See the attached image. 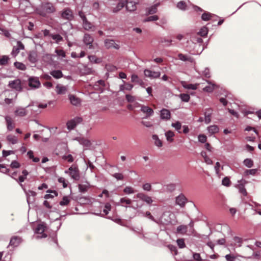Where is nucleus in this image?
Masks as SVG:
<instances>
[{
    "instance_id": "f257e3e1",
    "label": "nucleus",
    "mask_w": 261,
    "mask_h": 261,
    "mask_svg": "<svg viewBox=\"0 0 261 261\" xmlns=\"http://www.w3.org/2000/svg\"><path fill=\"white\" fill-rule=\"evenodd\" d=\"M117 205H120L125 207H132L135 210L141 207L143 204L139 202L137 200L132 201L131 199L127 197L121 198L119 202L116 204Z\"/></svg>"
},
{
    "instance_id": "f03ea898",
    "label": "nucleus",
    "mask_w": 261,
    "mask_h": 261,
    "mask_svg": "<svg viewBox=\"0 0 261 261\" xmlns=\"http://www.w3.org/2000/svg\"><path fill=\"white\" fill-rule=\"evenodd\" d=\"M37 12L40 15L44 16L47 14L54 13L56 11V8L53 4L49 2L43 4L40 8L37 9Z\"/></svg>"
},
{
    "instance_id": "7ed1b4c3",
    "label": "nucleus",
    "mask_w": 261,
    "mask_h": 261,
    "mask_svg": "<svg viewBox=\"0 0 261 261\" xmlns=\"http://www.w3.org/2000/svg\"><path fill=\"white\" fill-rule=\"evenodd\" d=\"M173 214L170 212H165L163 213L162 216L156 218L155 223L158 224L168 225L171 223L172 217Z\"/></svg>"
},
{
    "instance_id": "20e7f679",
    "label": "nucleus",
    "mask_w": 261,
    "mask_h": 261,
    "mask_svg": "<svg viewBox=\"0 0 261 261\" xmlns=\"http://www.w3.org/2000/svg\"><path fill=\"white\" fill-rule=\"evenodd\" d=\"M65 173L68 174L71 178L77 180L80 179V173L78 168L75 165H72L68 170H65Z\"/></svg>"
},
{
    "instance_id": "39448f33",
    "label": "nucleus",
    "mask_w": 261,
    "mask_h": 261,
    "mask_svg": "<svg viewBox=\"0 0 261 261\" xmlns=\"http://www.w3.org/2000/svg\"><path fill=\"white\" fill-rule=\"evenodd\" d=\"M45 228V224L41 223L38 224L35 230V233L36 234L35 238L38 239L47 237V234L44 233Z\"/></svg>"
},
{
    "instance_id": "423d86ee",
    "label": "nucleus",
    "mask_w": 261,
    "mask_h": 261,
    "mask_svg": "<svg viewBox=\"0 0 261 261\" xmlns=\"http://www.w3.org/2000/svg\"><path fill=\"white\" fill-rule=\"evenodd\" d=\"M28 85L32 89H37L40 87L41 83L38 77L31 76L28 79Z\"/></svg>"
},
{
    "instance_id": "0eeeda50",
    "label": "nucleus",
    "mask_w": 261,
    "mask_h": 261,
    "mask_svg": "<svg viewBox=\"0 0 261 261\" xmlns=\"http://www.w3.org/2000/svg\"><path fill=\"white\" fill-rule=\"evenodd\" d=\"M82 121V118L81 117H75L73 119L68 121L67 122V127L68 130H70L74 129L77 124L80 123Z\"/></svg>"
},
{
    "instance_id": "6e6552de",
    "label": "nucleus",
    "mask_w": 261,
    "mask_h": 261,
    "mask_svg": "<svg viewBox=\"0 0 261 261\" xmlns=\"http://www.w3.org/2000/svg\"><path fill=\"white\" fill-rule=\"evenodd\" d=\"M187 202V199L185 196L180 194L175 198V203L177 205H178L180 207H183Z\"/></svg>"
},
{
    "instance_id": "1a4fd4ad",
    "label": "nucleus",
    "mask_w": 261,
    "mask_h": 261,
    "mask_svg": "<svg viewBox=\"0 0 261 261\" xmlns=\"http://www.w3.org/2000/svg\"><path fill=\"white\" fill-rule=\"evenodd\" d=\"M177 234H179L181 235H191L192 234L190 232H189L188 230V226L185 225H179L176 228Z\"/></svg>"
},
{
    "instance_id": "9d476101",
    "label": "nucleus",
    "mask_w": 261,
    "mask_h": 261,
    "mask_svg": "<svg viewBox=\"0 0 261 261\" xmlns=\"http://www.w3.org/2000/svg\"><path fill=\"white\" fill-rule=\"evenodd\" d=\"M9 86L18 91H20L22 89L21 81L18 79L10 81Z\"/></svg>"
},
{
    "instance_id": "9b49d317",
    "label": "nucleus",
    "mask_w": 261,
    "mask_h": 261,
    "mask_svg": "<svg viewBox=\"0 0 261 261\" xmlns=\"http://www.w3.org/2000/svg\"><path fill=\"white\" fill-rule=\"evenodd\" d=\"M105 46L108 48H114L118 49L120 48L119 44L115 43V41L112 39H106L105 40Z\"/></svg>"
},
{
    "instance_id": "f8f14e48",
    "label": "nucleus",
    "mask_w": 261,
    "mask_h": 261,
    "mask_svg": "<svg viewBox=\"0 0 261 261\" xmlns=\"http://www.w3.org/2000/svg\"><path fill=\"white\" fill-rule=\"evenodd\" d=\"M136 197L146 202L148 204H151L153 202L151 197L143 193H139L136 195Z\"/></svg>"
},
{
    "instance_id": "ddd939ff",
    "label": "nucleus",
    "mask_w": 261,
    "mask_h": 261,
    "mask_svg": "<svg viewBox=\"0 0 261 261\" xmlns=\"http://www.w3.org/2000/svg\"><path fill=\"white\" fill-rule=\"evenodd\" d=\"M93 37L89 34H85L83 37V42L86 45H89V49L93 48L92 44L93 42Z\"/></svg>"
},
{
    "instance_id": "4468645a",
    "label": "nucleus",
    "mask_w": 261,
    "mask_h": 261,
    "mask_svg": "<svg viewBox=\"0 0 261 261\" xmlns=\"http://www.w3.org/2000/svg\"><path fill=\"white\" fill-rule=\"evenodd\" d=\"M144 73L145 76L151 79H155L160 77L161 72L160 71H154L149 69H145L144 71Z\"/></svg>"
},
{
    "instance_id": "2eb2a0df",
    "label": "nucleus",
    "mask_w": 261,
    "mask_h": 261,
    "mask_svg": "<svg viewBox=\"0 0 261 261\" xmlns=\"http://www.w3.org/2000/svg\"><path fill=\"white\" fill-rule=\"evenodd\" d=\"M239 184H238L236 187L238 189L239 192L242 194L244 196L247 195V192L246 189L244 187V185L247 183V181L244 179H241L238 181Z\"/></svg>"
},
{
    "instance_id": "dca6fc26",
    "label": "nucleus",
    "mask_w": 261,
    "mask_h": 261,
    "mask_svg": "<svg viewBox=\"0 0 261 261\" xmlns=\"http://www.w3.org/2000/svg\"><path fill=\"white\" fill-rule=\"evenodd\" d=\"M141 111L146 115L145 118H148L151 116L153 113V110L148 106H142Z\"/></svg>"
},
{
    "instance_id": "f3484780",
    "label": "nucleus",
    "mask_w": 261,
    "mask_h": 261,
    "mask_svg": "<svg viewBox=\"0 0 261 261\" xmlns=\"http://www.w3.org/2000/svg\"><path fill=\"white\" fill-rule=\"evenodd\" d=\"M76 140L79 142V143L82 145L86 149H91V142L84 138H77Z\"/></svg>"
},
{
    "instance_id": "a211bd4d",
    "label": "nucleus",
    "mask_w": 261,
    "mask_h": 261,
    "mask_svg": "<svg viewBox=\"0 0 261 261\" xmlns=\"http://www.w3.org/2000/svg\"><path fill=\"white\" fill-rule=\"evenodd\" d=\"M82 24L83 28L86 31H94L95 30L94 25L88 21L87 18H84V20L83 21Z\"/></svg>"
},
{
    "instance_id": "6ab92c4d",
    "label": "nucleus",
    "mask_w": 261,
    "mask_h": 261,
    "mask_svg": "<svg viewBox=\"0 0 261 261\" xmlns=\"http://www.w3.org/2000/svg\"><path fill=\"white\" fill-rule=\"evenodd\" d=\"M62 17L64 19L70 20L73 19V15L71 10L69 9H66L63 11L62 13Z\"/></svg>"
},
{
    "instance_id": "aec40b11",
    "label": "nucleus",
    "mask_w": 261,
    "mask_h": 261,
    "mask_svg": "<svg viewBox=\"0 0 261 261\" xmlns=\"http://www.w3.org/2000/svg\"><path fill=\"white\" fill-rule=\"evenodd\" d=\"M31 108V111L32 114L34 113H38L40 112L39 109L38 103L37 102H32L27 107H26V108Z\"/></svg>"
},
{
    "instance_id": "412c9836",
    "label": "nucleus",
    "mask_w": 261,
    "mask_h": 261,
    "mask_svg": "<svg viewBox=\"0 0 261 261\" xmlns=\"http://www.w3.org/2000/svg\"><path fill=\"white\" fill-rule=\"evenodd\" d=\"M21 242V238L19 237L14 236L11 238L9 245L13 247L18 246Z\"/></svg>"
},
{
    "instance_id": "4be33fe9",
    "label": "nucleus",
    "mask_w": 261,
    "mask_h": 261,
    "mask_svg": "<svg viewBox=\"0 0 261 261\" xmlns=\"http://www.w3.org/2000/svg\"><path fill=\"white\" fill-rule=\"evenodd\" d=\"M161 118L163 120H169L171 117L170 112L166 109H163L161 111Z\"/></svg>"
},
{
    "instance_id": "5701e85b",
    "label": "nucleus",
    "mask_w": 261,
    "mask_h": 261,
    "mask_svg": "<svg viewBox=\"0 0 261 261\" xmlns=\"http://www.w3.org/2000/svg\"><path fill=\"white\" fill-rule=\"evenodd\" d=\"M26 108L18 107L16 108L15 114L16 116L23 117L27 115L28 111Z\"/></svg>"
},
{
    "instance_id": "b1692460",
    "label": "nucleus",
    "mask_w": 261,
    "mask_h": 261,
    "mask_svg": "<svg viewBox=\"0 0 261 261\" xmlns=\"http://www.w3.org/2000/svg\"><path fill=\"white\" fill-rule=\"evenodd\" d=\"M67 89L66 86L58 84L56 86V92L58 94H64L66 93Z\"/></svg>"
},
{
    "instance_id": "393cba45",
    "label": "nucleus",
    "mask_w": 261,
    "mask_h": 261,
    "mask_svg": "<svg viewBox=\"0 0 261 261\" xmlns=\"http://www.w3.org/2000/svg\"><path fill=\"white\" fill-rule=\"evenodd\" d=\"M212 110L210 109L205 110L204 112V122L206 124H208L211 121V115Z\"/></svg>"
},
{
    "instance_id": "a878e982",
    "label": "nucleus",
    "mask_w": 261,
    "mask_h": 261,
    "mask_svg": "<svg viewBox=\"0 0 261 261\" xmlns=\"http://www.w3.org/2000/svg\"><path fill=\"white\" fill-rule=\"evenodd\" d=\"M28 59L32 63H35L37 61V54L36 51H32L29 53Z\"/></svg>"
},
{
    "instance_id": "bb28decb",
    "label": "nucleus",
    "mask_w": 261,
    "mask_h": 261,
    "mask_svg": "<svg viewBox=\"0 0 261 261\" xmlns=\"http://www.w3.org/2000/svg\"><path fill=\"white\" fill-rule=\"evenodd\" d=\"M50 74L55 79H59L63 76L62 72L60 70H54L50 72Z\"/></svg>"
},
{
    "instance_id": "cd10ccee",
    "label": "nucleus",
    "mask_w": 261,
    "mask_h": 261,
    "mask_svg": "<svg viewBox=\"0 0 261 261\" xmlns=\"http://www.w3.org/2000/svg\"><path fill=\"white\" fill-rule=\"evenodd\" d=\"M181 85L182 87L187 89L196 90L197 87L199 85L198 84H187L185 82H182Z\"/></svg>"
},
{
    "instance_id": "c85d7f7f",
    "label": "nucleus",
    "mask_w": 261,
    "mask_h": 261,
    "mask_svg": "<svg viewBox=\"0 0 261 261\" xmlns=\"http://www.w3.org/2000/svg\"><path fill=\"white\" fill-rule=\"evenodd\" d=\"M207 130L210 135L218 133L219 130V127L216 125H211L207 128Z\"/></svg>"
},
{
    "instance_id": "c756f323",
    "label": "nucleus",
    "mask_w": 261,
    "mask_h": 261,
    "mask_svg": "<svg viewBox=\"0 0 261 261\" xmlns=\"http://www.w3.org/2000/svg\"><path fill=\"white\" fill-rule=\"evenodd\" d=\"M69 98L72 105L74 106H78L81 103V100L78 97L73 95H69Z\"/></svg>"
},
{
    "instance_id": "7c9ffc66",
    "label": "nucleus",
    "mask_w": 261,
    "mask_h": 261,
    "mask_svg": "<svg viewBox=\"0 0 261 261\" xmlns=\"http://www.w3.org/2000/svg\"><path fill=\"white\" fill-rule=\"evenodd\" d=\"M165 136L166 137V140L168 142L171 143L174 140L173 137L175 136L174 133L171 130H168L165 133Z\"/></svg>"
},
{
    "instance_id": "2f4dec72",
    "label": "nucleus",
    "mask_w": 261,
    "mask_h": 261,
    "mask_svg": "<svg viewBox=\"0 0 261 261\" xmlns=\"http://www.w3.org/2000/svg\"><path fill=\"white\" fill-rule=\"evenodd\" d=\"M137 4L134 2H127L126 6V9L128 11H134L137 9Z\"/></svg>"
},
{
    "instance_id": "473e14b6",
    "label": "nucleus",
    "mask_w": 261,
    "mask_h": 261,
    "mask_svg": "<svg viewBox=\"0 0 261 261\" xmlns=\"http://www.w3.org/2000/svg\"><path fill=\"white\" fill-rule=\"evenodd\" d=\"M5 120L7 123V128L9 130H12L14 128V125L11 117L9 116L5 117Z\"/></svg>"
},
{
    "instance_id": "72a5a7b5",
    "label": "nucleus",
    "mask_w": 261,
    "mask_h": 261,
    "mask_svg": "<svg viewBox=\"0 0 261 261\" xmlns=\"http://www.w3.org/2000/svg\"><path fill=\"white\" fill-rule=\"evenodd\" d=\"M178 59L182 61H189L191 62H193V59L189 56L185 55L182 54H179L178 55Z\"/></svg>"
},
{
    "instance_id": "f704fd0d",
    "label": "nucleus",
    "mask_w": 261,
    "mask_h": 261,
    "mask_svg": "<svg viewBox=\"0 0 261 261\" xmlns=\"http://www.w3.org/2000/svg\"><path fill=\"white\" fill-rule=\"evenodd\" d=\"M152 139L154 140V143L155 146L158 147H161L163 145L162 141L156 135H152Z\"/></svg>"
},
{
    "instance_id": "c9c22d12",
    "label": "nucleus",
    "mask_w": 261,
    "mask_h": 261,
    "mask_svg": "<svg viewBox=\"0 0 261 261\" xmlns=\"http://www.w3.org/2000/svg\"><path fill=\"white\" fill-rule=\"evenodd\" d=\"M223 169V166L221 167L219 162H217L216 163V165L215 166V170L216 172V174H217V175L218 176H219V177L220 176V175H221L220 171H221V170H222Z\"/></svg>"
},
{
    "instance_id": "e433bc0d",
    "label": "nucleus",
    "mask_w": 261,
    "mask_h": 261,
    "mask_svg": "<svg viewBox=\"0 0 261 261\" xmlns=\"http://www.w3.org/2000/svg\"><path fill=\"white\" fill-rule=\"evenodd\" d=\"M10 58L8 56L4 55L0 57V65H6L8 63Z\"/></svg>"
},
{
    "instance_id": "4c0bfd02",
    "label": "nucleus",
    "mask_w": 261,
    "mask_h": 261,
    "mask_svg": "<svg viewBox=\"0 0 261 261\" xmlns=\"http://www.w3.org/2000/svg\"><path fill=\"white\" fill-rule=\"evenodd\" d=\"M89 188V185L88 183L86 184H80L79 185V189L81 192L84 193L87 191L88 189Z\"/></svg>"
},
{
    "instance_id": "58836bf2",
    "label": "nucleus",
    "mask_w": 261,
    "mask_h": 261,
    "mask_svg": "<svg viewBox=\"0 0 261 261\" xmlns=\"http://www.w3.org/2000/svg\"><path fill=\"white\" fill-rule=\"evenodd\" d=\"M7 139L8 141H9L10 143L15 144L17 143L18 140L17 138L13 135H9L7 137Z\"/></svg>"
},
{
    "instance_id": "ea45409f",
    "label": "nucleus",
    "mask_w": 261,
    "mask_h": 261,
    "mask_svg": "<svg viewBox=\"0 0 261 261\" xmlns=\"http://www.w3.org/2000/svg\"><path fill=\"white\" fill-rule=\"evenodd\" d=\"M14 66L18 69L21 70H25L26 69V66L22 63L16 62L14 64Z\"/></svg>"
},
{
    "instance_id": "a19ab883",
    "label": "nucleus",
    "mask_w": 261,
    "mask_h": 261,
    "mask_svg": "<svg viewBox=\"0 0 261 261\" xmlns=\"http://www.w3.org/2000/svg\"><path fill=\"white\" fill-rule=\"evenodd\" d=\"M27 155L28 156V157L30 159H32V161L35 162V163H38L40 161V159L39 158H37V157H36L35 158L34 156V155H33V151L32 150H29L28 153H27Z\"/></svg>"
},
{
    "instance_id": "79ce46f5",
    "label": "nucleus",
    "mask_w": 261,
    "mask_h": 261,
    "mask_svg": "<svg viewBox=\"0 0 261 261\" xmlns=\"http://www.w3.org/2000/svg\"><path fill=\"white\" fill-rule=\"evenodd\" d=\"M124 7V3L123 2H120L117 4V5L113 9V13H117L120 11Z\"/></svg>"
},
{
    "instance_id": "37998d69",
    "label": "nucleus",
    "mask_w": 261,
    "mask_h": 261,
    "mask_svg": "<svg viewBox=\"0 0 261 261\" xmlns=\"http://www.w3.org/2000/svg\"><path fill=\"white\" fill-rule=\"evenodd\" d=\"M243 164L246 167L251 168L253 165V161L251 159H246L244 160Z\"/></svg>"
},
{
    "instance_id": "c03bdc74",
    "label": "nucleus",
    "mask_w": 261,
    "mask_h": 261,
    "mask_svg": "<svg viewBox=\"0 0 261 261\" xmlns=\"http://www.w3.org/2000/svg\"><path fill=\"white\" fill-rule=\"evenodd\" d=\"M25 193L27 196V201L28 203H29L30 201L31 200V197H34L36 195L35 192L30 190L25 192Z\"/></svg>"
},
{
    "instance_id": "a18cd8bd",
    "label": "nucleus",
    "mask_w": 261,
    "mask_h": 261,
    "mask_svg": "<svg viewBox=\"0 0 261 261\" xmlns=\"http://www.w3.org/2000/svg\"><path fill=\"white\" fill-rule=\"evenodd\" d=\"M176 7L178 9L184 11L186 10L187 5L185 2L183 1H180L177 3Z\"/></svg>"
},
{
    "instance_id": "49530a36",
    "label": "nucleus",
    "mask_w": 261,
    "mask_h": 261,
    "mask_svg": "<svg viewBox=\"0 0 261 261\" xmlns=\"http://www.w3.org/2000/svg\"><path fill=\"white\" fill-rule=\"evenodd\" d=\"M208 83H209V85L206 86L203 88V90L206 92H212L215 87V85L214 84H210L208 81H207Z\"/></svg>"
},
{
    "instance_id": "de8ad7c7",
    "label": "nucleus",
    "mask_w": 261,
    "mask_h": 261,
    "mask_svg": "<svg viewBox=\"0 0 261 261\" xmlns=\"http://www.w3.org/2000/svg\"><path fill=\"white\" fill-rule=\"evenodd\" d=\"M257 170L256 169H252L249 170H246L244 173V176H248L249 175H254L256 172Z\"/></svg>"
},
{
    "instance_id": "09e8293b",
    "label": "nucleus",
    "mask_w": 261,
    "mask_h": 261,
    "mask_svg": "<svg viewBox=\"0 0 261 261\" xmlns=\"http://www.w3.org/2000/svg\"><path fill=\"white\" fill-rule=\"evenodd\" d=\"M123 192L126 194H131L134 193L135 191L133 188L127 186L123 189Z\"/></svg>"
},
{
    "instance_id": "8fccbe9b",
    "label": "nucleus",
    "mask_w": 261,
    "mask_h": 261,
    "mask_svg": "<svg viewBox=\"0 0 261 261\" xmlns=\"http://www.w3.org/2000/svg\"><path fill=\"white\" fill-rule=\"evenodd\" d=\"M172 127H174L176 130L179 133H180L181 132L179 130L181 128V124L180 122L177 121L175 123H172L171 124Z\"/></svg>"
},
{
    "instance_id": "3c124183",
    "label": "nucleus",
    "mask_w": 261,
    "mask_h": 261,
    "mask_svg": "<svg viewBox=\"0 0 261 261\" xmlns=\"http://www.w3.org/2000/svg\"><path fill=\"white\" fill-rule=\"evenodd\" d=\"M179 97L181 100L184 102H188L190 98V95L189 94L185 93L180 94L179 95Z\"/></svg>"
},
{
    "instance_id": "603ef678",
    "label": "nucleus",
    "mask_w": 261,
    "mask_h": 261,
    "mask_svg": "<svg viewBox=\"0 0 261 261\" xmlns=\"http://www.w3.org/2000/svg\"><path fill=\"white\" fill-rule=\"evenodd\" d=\"M70 202V199L67 196H64L62 200L60 202V205L62 206L67 205Z\"/></svg>"
},
{
    "instance_id": "864d4df0",
    "label": "nucleus",
    "mask_w": 261,
    "mask_h": 261,
    "mask_svg": "<svg viewBox=\"0 0 261 261\" xmlns=\"http://www.w3.org/2000/svg\"><path fill=\"white\" fill-rule=\"evenodd\" d=\"M212 16V14L208 12H205L202 15L201 18L204 21H207L211 19Z\"/></svg>"
},
{
    "instance_id": "5fc2aeb1",
    "label": "nucleus",
    "mask_w": 261,
    "mask_h": 261,
    "mask_svg": "<svg viewBox=\"0 0 261 261\" xmlns=\"http://www.w3.org/2000/svg\"><path fill=\"white\" fill-rule=\"evenodd\" d=\"M51 38L56 40V43H59L63 40L62 37L59 34L50 35Z\"/></svg>"
},
{
    "instance_id": "6e6d98bb",
    "label": "nucleus",
    "mask_w": 261,
    "mask_h": 261,
    "mask_svg": "<svg viewBox=\"0 0 261 261\" xmlns=\"http://www.w3.org/2000/svg\"><path fill=\"white\" fill-rule=\"evenodd\" d=\"M177 244L179 248H184L186 247L184 239H179L176 241Z\"/></svg>"
},
{
    "instance_id": "4d7b16f0",
    "label": "nucleus",
    "mask_w": 261,
    "mask_h": 261,
    "mask_svg": "<svg viewBox=\"0 0 261 261\" xmlns=\"http://www.w3.org/2000/svg\"><path fill=\"white\" fill-rule=\"evenodd\" d=\"M144 217H147L150 220L153 221L155 222V220L156 219H155L151 214L149 212H146L145 213H141Z\"/></svg>"
},
{
    "instance_id": "13d9d810",
    "label": "nucleus",
    "mask_w": 261,
    "mask_h": 261,
    "mask_svg": "<svg viewBox=\"0 0 261 261\" xmlns=\"http://www.w3.org/2000/svg\"><path fill=\"white\" fill-rule=\"evenodd\" d=\"M159 19V17L156 15H152L147 17L146 19L144 20V22L148 21H154Z\"/></svg>"
},
{
    "instance_id": "bf43d9fd",
    "label": "nucleus",
    "mask_w": 261,
    "mask_h": 261,
    "mask_svg": "<svg viewBox=\"0 0 261 261\" xmlns=\"http://www.w3.org/2000/svg\"><path fill=\"white\" fill-rule=\"evenodd\" d=\"M111 205L109 203H106L105 208L103 210V212L105 215L108 214L109 212L111 211Z\"/></svg>"
},
{
    "instance_id": "052dcab7",
    "label": "nucleus",
    "mask_w": 261,
    "mask_h": 261,
    "mask_svg": "<svg viewBox=\"0 0 261 261\" xmlns=\"http://www.w3.org/2000/svg\"><path fill=\"white\" fill-rule=\"evenodd\" d=\"M157 7H158L157 5H155L151 7L150 8H149V9L148 10V13L149 14H152L155 13L157 11Z\"/></svg>"
},
{
    "instance_id": "680f3d73",
    "label": "nucleus",
    "mask_w": 261,
    "mask_h": 261,
    "mask_svg": "<svg viewBox=\"0 0 261 261\" xmlns=\"http://www.w3.org/2000/svg\"><path fill=\"white\" fill-rule=\"evenodd\" d=\"M230 181L228 177H224L222 181V184L226 187H229L230 186Z\"/></svg>"
},
{
    "instance_id": "e2e57ef3",
    "label": "nucleus",
    "mask_w": 261,
    "mask_h": 261,
    "mask_svg": "<svg viewBox=\"0 0 261 261\" xmlns=\"http://www.w3.org/2000/svg\"><path fill=\"white\" fill-rule=\"evenodd\" d=\"M62 159L65 160H67L69 163H72L74 161V159L72 155L68 154L67 155H63Z\"/></svg>"
},
{
    "instance_id": "0e129e2a",
    "label": "nucleus",
    "mask_w": 261,
    "mask_h": 261,
    "mask_svg": "<svg viewBox=\"0 0 261 261\" xmlns=\"http://www.w3.org/2000/svg\"><path fill=\"white\" fill-rule=\"evenodd\" d=\"M198 139L199 142H200L201 143H203L206 142V140H207L206 136L205 135H202V134L199 135L198 136Z\"/></svg>"
},
{
    "instance_id": "69168bd1",
    "label": "nucleus",
    "mask_w": 261,
    "mask_h": 261,
    "mask_svg": "<svg viewBox=\"0 0 261 261\" xmlns=\"http://www.w3.org/2000/svg\"><path fill=\"white\" fill-rule=\"evenodd\" d=\"M51 194H46L44 196V198L45 199H49V198H52L53 197H54L55 196H57V193L56 191H51Z\"/></svg>"
},
{
    "instance_id": "338daca9",
    "label": "nucleus",
    "mask_w": 261,
    "mask_h": 261,
    "mask_svg": "<svg viewBox=\"0 0 261 261\" xmlns=\"http://www.w3.org/2000/svg\"><path fill=\"white\" fill-rule=\"evenodd\" d=\"M237 256H234L230 254H227L225 256V258L227 261H234Z\"/></svg>"
},
{
    "instance_id": "774afa93",
    "label": "nucleus",
    "mask_w": 261,
    "mask_h": 261,
    "mask_svg": "<svg viewBox=\"0 0 261 261\" xmlns=\"http://www.w3.org/2000/svg\"><path fill=\"white\" fill-rule=\"evenodd\" d=\"M208 30L207 28L203 27L199 32V34L201 36H205L207 35Z\"/></svg>"
}]
</instances>
